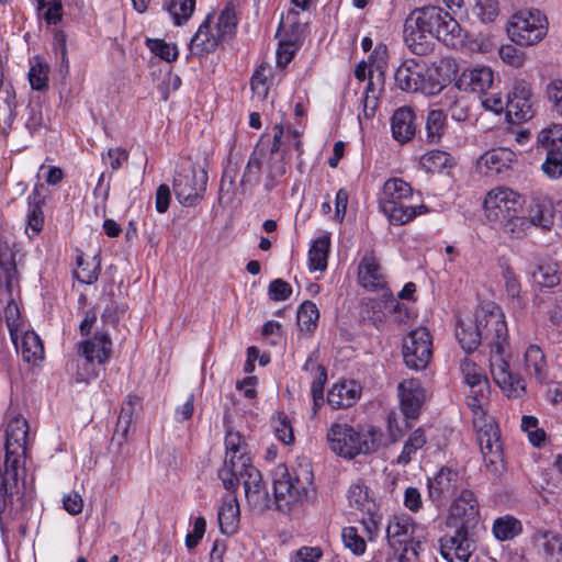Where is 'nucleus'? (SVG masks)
I'll return each mask as SVG.
<instances>
[{"instance_id":"f257e3e1","label":"nucleus","mask_w":562,"mask_h":562,"mask_svg":"<svg viewBox=\"0 0 562 562\" xmlns=\"http://www.w3.org/2000/svg\"><path fill=\"white\" fill-rule=\"evenodd\" d=\"M456 337L462 349L472 352L481 340L491 347L490 368L494 382L508 397L518 398L526 393L525 380L510 371L504 353L508 346V329L504 314L491 311L476 316V322H460L456 328Z\"/></svg>"},{"instance_id":"f03ea898","label":"nucleus","mask_w":562,"mask_h":562,"mask_svg":"<svg viewBox=\"0 0 562 562\" xmlns=\"http://www.w3.org/2000/svg\"><path fill=\"white\" fill-rule=\"evenodd\" d=\"M29 425L20 415L9 417L5 427L4 460L0 464V515L13 504V496L21 493L20 479L24 477Z\"/></svg>"},{"instance_id":"7ed1b4c3","label":"nucleus","mask_w":562,"mask_h":562,"mask_svg":"<svg viewBox=\"0 0 562 562\" xmlns=\"http://www.w3.org/2000/svg\"><path fill=\"white\" fill-rule=\"evenodd\" d=\"M313 483V471L310 464H299L290 471L285 464H279L273 471V490L277 506L289 512L303 502L308 487Z\"/></svg>"},{"instance_id":"20e7f679","label":"nucleus","mask_w":562,"mask_h":562,"mask_svg":"<svg viewBox=\"0 0 562 562\" xmlns=\"http://www.w3.org/2000/svg\"><path fill=\"white\" fill-rule=\"evenodd\" d=\"M424 31L431 34L437 41L448 47H462L467 41V33L459 22L445 9L437 5L417 8L409 13Z\"/></svg>"},{"instance_id":"39448f33","label":"nucleus","mask_w":562,"mask_h":562,"mask_svg":"<svg viewBox=\"0 0 562 562\" xmlns=\"http://www.w3.org/2000/svg\"><path fill=\"white\" fill-rule=\"evenodd\" d=\"M485 402L484 398L477 396H467V404L474 415L473 425L483 460L491 472L497 473L503 462V450L497 426L484 413Z\"/></svg>"},{"instance_id":"423d86ee","label":"nucleus","mask_w":562,"mask_h":562,"mask_svg":"<svg viewBox=\"0 0 562 562\" xmlns=\"http://www.w3.org/2000/svg\"><path fill=\"white\" fill-rule=\"evenodd\" d=\"M376 432L370 430L360 432L348 424H333L327 432L330 449L346 459H353L359 454H367L378 449Z\"/></svg>"},{"instance_id":"0eeeda50","label":"nucleus","mask_w":562,"mask_h":562,"mask_svg":"<svg viewBox=\"0 0 562 562\" xmlns=\"http://www.w3.org/2000/svg\"><path fill=\"white\" fill-rule=\"evenodd\" d=\"M426 536V528L414 522L408 516H394L386 527L387 547L409 549L414 557L424 551Z\"/></svg>"},{"instance_id":"6e6552de","label":"nucleus","mask_w":562,"mask_h":562,"mask_svg":"<svg viewBox=\"0 0 562 562\" xmlns=\"http://www.w3.org/2000/svg\"><path fill=\"white\" fill-rule=\"evenodd\" d=\"M547 31V18L538 10L515 13L507 26L508 36L520 46H531L539 43L546 36Z\"/></svg>"},{"instance_id":"1a4fd4ad","label":"nucleus","mask_w":562,"mask_h":562,"mask_svg":"<svg viewBox=\"0 0 562 562\" xmlns=\"http://www.w3.org/2000/svg\"><path fill=\"white\" fill-rule=\"evenodd\" d=\"M207 186V173L201 167L180 168L173 179V191L178 201L188 206L196 204Z\"/></svg>"},{"instance_id":"9d476101","label":"nucleus","mask_w":562,"mask_h":562,"mask_svg":"<svg viewBox=\"0 0 562 562\" xmlns=\"http://www.w3.org/2000/svg\"><path fill=\"white\" fill-rule=\"evenodd\" d=\"M403 359L407 368L425 369L432 357V340L425 327L411 330L403 340Z\"/></svg>"},{"instance_id":"9b49d317","label":"nucleus","mask_w":562,"mask_h":562,"mask_svg":"<svg viewBox=\"0 0 562 562\" xmlns=\"http://www.w3.org/2000/svg\"><path fill=\"white\" fill-rule=\"evenodd\" d=\"M483 206L487 220L499 224L520 211V196L509 188H495L487 193Z\"/></svg>"},{"instance_id":"f8f14e48","label":"nucleus","mask_w":562,"mask_h":562,"mask_svg":"<svg viewBox=\"0 0 562 562\" xmlns=\"http://www.w3.org/2000/svg\"><path fill=\"white\" fill-rule=\"evenodd\" d=\"M449 522L457 529L471 530L480 520L479 502L473 491L462 488L449 507Z\"/></svg>"},{"instance_id":"ddd939ff","label":"nucleus","mask_w":562,"mask_h":562,"mask_svg":"<svg viewBox=\"0 0 562 562\" xmlns=\"http://www.w3.org/2000/svg\"><path fill=\"white\" fill-rule=\"evenodd\" d=\"M226 458L223 467L218 470V477L228 492H235L238 487L237 464L238 456H246L245 445L239 432L227 431L225 437Z\"/></svg>"},{"instance_id":"4468645a","label":"nucleus","mask_w":562,"mask_h":562,"mask_svg":"<svg viewBox=\"0 0 562 562\" xmlns=\"http://www.w3.org/2000/svg\"><path fill=\"white\" fill-rule=\"evenodd\" d=\"M428 496L436 506H441L446 501L463 487V477L457 470L448 467L439 469L427 482Z\"/></svg>"},{"instance_id":"2eb2a0df","label":"nucleus","mask_w":562,"mask_h":562,"mask_svg":"<svg viewBox=\"0 0 562 562\" xmlns=\"http://www.w3.org/2000/svg\"><path fill=\"white\" fill-rule=\"evenodd\" d=\"M506 115L512 123H520L533 117L530 86L525 81L515 83L506 102Z\"/></svg>"},{"instance_id":"dca6fc26","label":"nucleus","mask_w":562,"mask_h":562,"mask_svg":"<svg viewBox=\"0 0 562 562\" xmlns=\"http://www.w3.org/2000/svg\"><path fill=\"white\" fill-rule=\"evenodd\" d=\"M239 463L237 464V479L241 480L245 488V494L249 503L259 505L267 501L268 493L265 490V484L261 479V473L251 464L248 463L249 458L238 456Z\"/></svg>"},{"instance_id":"f3484780","label":"nucleus","mask_w":562,"mask_h":562,"mask_svg":"<svg viewBox=\"0 0 562 562\" xmlns=\"http://www.w3.org/2000/svg\"><path fill=\"white\" fill-rule=\"evenodd\" d=\"M423 67L415 60L408 59L401 64V66L396 69L394 79L397 87L407 92H427V93H437L441 90L439 85H434L429 90L424 85L423 78Z\"/></svg>"},{"instance_id":"a211bd4d","label":"nucleus","mask_w":562,"mask_h":562,"mask_svg":"<svg viewBox=\"0 0 562 562\" xmlns=\"http://www.w3.org/2000/svg\"><path fill=\"white\" fill-rule=\"evenodd\" d=\"M77 350L87 362L106 363L112 356V340L105 330L97 331L93 337L77 344Z\"/></svg>"},{"instance_id":"6ab92c4d","label":"nucleus","mask_w":562,"mask_h":562,"mask_svg":"<svg viewBox=\"0 0 562 562\" xmlns=\"http://www.w3.org/2000/svg\"><path fill=\"white\" fill-rule=\"evenodd\" d=\"M401 411L406 419L415 420L420 414L425 401V390L415 379L405 380L398 384Z\"/></svg>"},{"instance_id":"aec40b11","label":"nucleus","mask_w":562,"mask_h":562,"mask_svg":"<svg viewBox=\"0 0 562 562\" xmlns=\"http://www.w3.org/2000/svg\"><path fill=\"white\" fill-rule=\"evenodd\" d=\"M404 41L408 49L417 56H426L436 45V38L416 23L414 16H407L404 23Z\"/></svg>"},{"instance_id":"412c9836","label":"nucleus","mask_w":562,"mask_h":562,"mask_svg":"<svg viewBox=\"0 0 562 562\" xmlns=\"http://www.w3.org/2000/svg\"><path fill=\"white\" fill-rule=\"evenodd\" d=\"M470 530L457 529L454 535L441 540L442 557L449 562H468L474 550Z\"/></svg>"},{"instance_id":"4be33fe9","label":"nucleus","mask_w":562,"mask_h":562,"mask_svg":"<svg viewBox=\"0 0 562 562\" xmlns=\"http://www.w3.org/2000/svg\"><path fill=\"white\" fill-rule=\"evenodd\" d=\"M515 157V153L508 148L491 149L480 157L477 167L485 176L501 175L512 167Z\"/></svg>"},{"instance_id":"5701e85b","label":"nucleus","mask_w":562,"mask_h":562,"mask_svg":"<svg viewBox=\"0 0 562 562\" xmlns=\"http://www.w3.org/2000/svg\"><path fill=\"white\" fill-rule=\"evenodd\" d=\"M493 83V71L487 67L464 70L452 88L458 91L481 93Z\"/></svg>"},{"instance_id":"b1692460","label":"nucleus","mask_w":562,"mask_h":562,"mask_svg":"<svg viewBox=\"0 0 562 562\" xmlns=\"http://www.w3.org/2000/svg\"><path fill=\"white\" fill-rule=\"evenodd\" d=\"M358 280L364 289L370 291L384 288L386 282L373 251L366 252L361 258L358 267Z\"/></svg>"},{"instance_id":"393cba45","label":"nucleus","mask_w":562,"mask_h":562,"mask_svg":"<svg viewBox=\"0 0 562 562\" xmlns=\"http://www.w3.org/2000/svg\"><path fill=\"white\" fill-rule=\"evenodd\" d=\"M360 393L361 387L356 381H344L328 391L327 402L335 409L347 408L356 403Z\"/></svg>"},{"instance_id":"a878e982","label":"nucleus","mask_w":562,"mask_h":562,"mask_svg":"<svg viewBox=\"0 0 562 562\" xmlns=\"http://www.w3.org/2000/svg\"><path fill=\"white\" fill-rule=\"evenodd\" d=\"M415 113L408 106L397 109L392 116V135L400 143L411 140L416 133Z\"/></svg>"},{"instance_id":"bb28decb","label":"nucleus","mask_w":562,"mask_h":562,"mask_svg":"<svg viewBox=\"0 0 562 562\" xmlns=\"http://www.w3.org/2000/svg\"><path fill=\"white\" fill-rule=\"evenodd\" d=\"M239 515V504L236 496L234 494L226 495L217 513L221 532L227 536L234 535L238 529Z\"/></svg>"},{"instance_id":"cd10ccee","label":"nucleus","mask_w":562,"mask_h":562,"mask_svg":"<svg viewBox=\"0 0 562 562\" xmlns=\"http://www.w3.org/2000/svg\"><path fill=\"white\" fill-rule=\"evenodd\" d=\"M18 281V270L14 254L8 241L0 237V289L4 288L11 294Z\"/></svg>"},{"instance_id":"c85d7f7f","label":"nucleus","mask_w":562,"mask_h":562,"mask_svg":"<svg viewBox=\"0 0 562 562\" xmlns=\"http://www.w3.org/2000/svg\"><path fill=\"white\" fill-rule=\"evenodd\" d=\"M532 540L541 548L546 561L562 562V535L548 530H537Z\"/></svg>"},{"instance_id":"c756f323","label":"nucleus","mask_w":562,"mask_h":562,"mask_svg":"<svg viewBox=\"0 0 562 562\" xmlns=\"http://www.w3.org/2000/svg\"><path fill=\"white\" fill-rule=\"evenodd\" d=\"M382 212L387 216L389 221L395 225H404L414 220L417 215L428 212L426 205L420 204L417 206L404 205L402 203L384 202L380 205Z\"/></svg>"},{"instance_id":"7c9ffc66","label":"nucleus","mask_w":562,"mask_h":562,"mask_svg":"<svg viewBox=\"0 0 562 562\" xmlns=\"http://www.w3.org/2000/svg\"><path fill=\"white\" fill-rule=\"evenodd\" d=\"M262 157V150L257 146L251 153L239 181V186L236 188L239 193L245 194L246 192L251 191L259 183Z\"/></svg>"},{"instance_id":"2f4dec72","label":"nucleus","mask_w":562,"mask_h":562,"mask_svg":"<svg viewBox=\"0 0 562 562\" xmlns=\"http://www.w3.org/2000/svg\"><path fill=\"white\" fill-rule=\"evenodd\" d=\"M210 20L211 15H207L190 42V50L195 55L213 52L221 43L215 36V31L210 27Z\"/></svg>"},{"instance_id":"473e14b6","label":"nucleus","mask_w":562,"mask_h":562,"mask_svg":"<svg viewBox=\"0 0 562 562\" xmlns=\"http://www.w3.org/2000/svg\"><path fill=\"white\" fill-rule=\"evenodd\" d=\"M413 193V189L409 183L401 178H391L383 184L382 193L379 198V204L382 205L384 202L402 203L403 200L409 198Z\"/></svg>"},{"instance_id":"72a5a7b5","label":"nucleus","mask_w":562,"mask_h":562,"mask_svg":"<svg viewBox=\"0 0 562 562\" xmlns=\"http://www.w3.org/2000/svg\"><path fill=\"white\" fill-rule=\"evenodd\" d=\"M458 89L450 87L443 94L441 103L450 112L452 120L465 122L469 119V105L463 95H459Z\"/></svg>"},{"instance_id":"f704fd0d","label":"nucleus","mask_w":562,"mask_h":562,"mask_svg":"<svg viewBox=\"0 0 562 562\" xmlns=\"http://www.w3.org/2000/svg\"><path fill=\"white\" fill-rule=\"evenodd\" d=\"M138 404L139 397L136 395H128L123 402L113 438L127 439L130 428L134 422L135 407Z\"/></svg>"},{"instance_id":"c9c22d12","label":"nucleus","mask_w":562,"mask_h":562,"mask_svg":"<svg viewBox=\"0 0 562 562\" xmlns=\"http://www.w3.org/2000/svg\"><path fill=\"white\" fill-rule=\"evenodd\" d=\"M526 368L533 378L542 383L548 378L546 356L537 345H530L525 352Z\"/></svg>"},{"instance_id":"e433bc0d","label":"nucleus","mask_w":562,"mask_h":562,"mask_svg":"<svg viewBox=\"0 0 562 562\" xmlns=\"http://www.w3.org/2000/svg\"><path fill=\"white\" fill-rule=\"evenodd\" d=\"M330 247V237L323 235L316 238L308 251V263L311 270L324 271L327 268V257Z\"/></svg>"},{"instance_id":"4c0bfd02","label":"nucleus","mask_w":562,"mask_h":562,"mask_svg":"<svg viewBox=\"0 0 562 562\" xmlns=\"http://www.w3.org/2000/svg\"><path fill=\"white\" fill-rule=\"evenodd\" d=\"M427 443V437L423 428L415 429L405 440L403 450L397 457L396 463L407 465L415 457L416 452Z\"/></svg>"},{"instance_id":"58836bf2","label":"nucleus","mask_w":562,"mask_h":562,"mask_svg":"<svg viewBox=\"0 0 562 562\" xmlns=\"http://www.w3.org/2000/svg\"><path fill=\"white\" fill-rule=\"evenodd\" d=\"M195 3L196 0H166L164 9L170 14L175 25L180 26L192 16Z\"/></svg>"},{"instance_id":"ea45409f","label":"nucleus","mask_w":562,"mask_h":562,"mask_svg":"<svg viewBox=\"0 0 562 562\" xmlns=\"http://www.w3.org/2000/svg\"><path fill=\"white\" fill-rule=\"evenodd\" d=\"M492 531L497 540L507 541L521 533L522 525L517 518L506 515L494 520Z\"/></svg>"},{"instance_id":"a19ab883","label":"nucleus","mask_w":562,"mask_h":562,"mask_svg":"<svg viewBox=\"0 0 562 562\" xmlns=\"http://www.w3.org/2000/svg\"><path fill=\"white\" fill-rule=\"evenodd\" d=\"M286 173V164L283 154H270L267 162L265 188L267 191L278 186L281 178Z\"/></svg>"},{"instance_id":"79ce46f5","label":"nucleus","mask_w":562,"mask_h":562,"mask_svg":"<svg viewBox=\"0 0 562 562\" xmlns=\"http://www.w3.org/2000/svg\"><path fill=\"white\" fill-rule=\"evenodd\" d=\"M530 226L540 227L542 231H550L553 225V214L550 204L535 201L529 209Z\"/></svg>"},{"instance_id":"37998d69","label":"nucleus","mask_w":562,"mask_h":562,"mask_svg":"<svg viewBox=\"0 0 562 562\" xmlns=\"http://www.w3.org/2000/svg\"><path fill=\"white\" fill-rule=\"evenodd\" d=\"M348 502L350 507L358 509L361 513L372 514L376 508L373 501L370 499L367 486L356 483L348 490Z\"/></svg>"},{"instance_id":"c03bdc74","label":"nucleus","mask_w":562,"mask_h":562,"mask_svg":"<svg viewBox=\"0 0 562 562\" xmlns=\"http://www.w3.org/2000/svg\"><path fill=\"white\" fill-rule=\"evenodd\" d=\"M419 165L426 172H441L452 166V157L442 150H430L420 157Z\"/></svg>"},{"instance_id":"a18cd8bd","label":"nucleus","mask_w":562,"mask_h":562,"mask_svg":"<svg viewBox=\"0 0 562 562\" xmlns=\"http://www.w3.org/2000/svg\"><path fill=\"white\" fill-rule=\"evenodd\" d=\"M537 144L546 154L551 151H561L562 147V125L552 124L543 128L537 138Z\"/></svg>"},{"instance_id":"49530a36","label":"nucleus","mask_w":562,"mask_h":562,"mask_svg":"<svg viewBox=\"0 0 562 562\" xmlns=\"http://www.w3.org/2000/svg\"><path fill=\"white\" fill-rule=\"evenodd\" d=\"M446 131V114L442 110H430L426 119L427 139L439 143Z\"/></svg>"},{"instance_id":"de8ad7c7","label":"nucleus","mask_w":562,"mask_h":562,"mask_svg":"<svg viewBox=\"0 0 562 562\" xmlns=\"http://www.w3.org/2000/svg\"><path fill=\"white\" fill-rule=\"evenodd\" d=\"M297 326L301 331H313L319 318V312L312 301L303 302L296 313Z\"/></svg>"},{"instance_id":"09e8293b","label":"nucleus","mask_w":562,"mask_h":562,"mask_svg":"<svg viewBox=\"0 0 562 562\" xmlns=\"http://www.w3.org/2000/svg\"><path fill=\"white\" fill-rule=\"evenodd\" d=\"M18 348L26 362H35L41 359L44 351L41 339L34 331L25 333Z\"/></svg>"},{"instance_id":"8fccbe9b","label":"nucleus","mask_w":562,"mask_h":562,"mask_svg":"<svg viewBox=\"0 0 562 562\" xmlns=\"http://www.w3.org/2000/svg\"><path fill=\"white\" fill-rule=\"evenodd\" d=\"M236 25L237 19L235 11L229 5H226L221 12L214 27L216 38L222 42L232 36L235 32Z\"/></svg>"},{"instance_id":"3c124183","label":"nucleus","mask_w":562,"mask_h":562,"mask_svg":"<svg viewBox=\"0 0 562 562\" xmlns=\"http://www.w3.org/2000/svg\"><path fill=\"white\" fill-rule=\"evenodd\" d=\"M303 370L314 373V379L311 384V393L323 394L327 382V370L314 359V353L306 359Z\"/></svg>"},{"instance_id":"603ef678","label":"nucleus","mask_w":562,"mask_h":562,"mask_svg":"<svg viewBox=\"0 0 562 562\" xmlns=\"http://www.w3.org/2000/svg\"><path fill=\"white\" fill-rule=\"evenodd\" d=\"M64 0H36L37 11L47 24H57L63 19Z\"/></svg>"},{"instance_id":"864d4df0","label":"nucleus","mask_w":562,"mask_h":562,"mask_svg":"<svg viewBox=\"0 0 562 562\" xmlns=\"http://www.w3.org/2000/svg\"><path fill=\"white\" fill-rule=\"evenodd\" d=\"M146 45L151 53L167 63H171L178 58L179 52L176 44L167 43L160 38H147Z\"/></svg>"},{"instance_id":"5fc2aeb1","label":"nucleus","mask_w":562,"mask_h":562,"mask_svg":"<svg viewBox=\"0 0 562 562\" xmlns=\"http://www.w3.org/2000/svg\"><path fill=\"white\" fill-rule=\"evenodd\" d=\"M518 213L519 211H516L514 216H508L499 223L506 234L516 238L525 236L530 227V221L525 216H519Z\"/></svg>"},{"instance_id":"6e6d98bb","label":"nucleus","mask_w":562,"mask_h":562,"mask_svg":"<svg viewBox=\"0 0 562 562\" xmlns=\"http://www.w3.org/2000/svg\"><path fill=\"white\" fill-rule=\"evenodd\" d=\"M532 279L541 288H553L560 283L557 269L550 265L538 266L532 272Z\"/></svg>"},{"instance_id":"4d7b16f0","label":"nucleus","mask_w":562,"mask_h":562,"mask_svg":"<svg viewBox=\"0 0 562 562\" xmlns=\"http://www.w3.org/2000/svg\"><path fill=\"white\" fill-rule=\"evenodd\" d=\"M344 546L356 555H362L366 552L367 544L364 539L358 533L355 527H345L341 531Z\"/></svg>"},{"instance_id":"13d9d810","label":"nucleus","mask_w":562,"mask_h":562,"mask_svg":"<svg viewBox=\"0 0 562 562\" xmlns=\"http://www.w3.org/2000/svg\"><path fill=\"white\" fill-rule=\"evenodd\" d=\"M460 369L465 383L471 389H475V385H482L487 381L486 376L482 373V370L468 358L461 360Z\"/></svg>"},{"instance_id":"bf43d9fd","label":"nucleus","mask_w":562,"mask_h":562,"mask_svg":"<svg viewBox=\"0 0 562 562\" xmlns=\"http://www.w3.org/2000/svg\"><path fill=\"white\" fill-rule=\"evenodd\" d=\"M49 67L47 64L37 63L33 65L29 72V80L32 89L45 90L47 89Z\"/></svg>"},{"instance_id":"052dcab7","label":"nucleus","mask_w":562,"mask_h":562,"mask_svg":"<svg viewBox=\"0 0 562 562\" xmlns=\"http://www.w3.org/2000/svg\"><path fill=\"white\" fill-rule=\"evenodd\" d=\"M273 428L280 441L289 445L294 440L293 430L288 416L284 413H278L273 419Z\"/></svg>"},{"instance_id":"680f3d73","label":"nucleus","mask_w":562,"mask_h":562,"mask_svg":"<svg viewBox=\"0 0 562 562\" xmlns=\"http://www.w3.org/2000/svg\"><path fill=\"white\" fill-rule=\"evenodd\" d=\"M502 277L504 280L505 291L507 296L512 300H519L521 285L518 280V277L515 274L514 270L509 266H505L502 268Z\"/></svg>"},{"instance_id":"e2e57ef3","label":"nucleus","mask_w":562,"mask_h":562,"mask_svg":"<svg viewBox=\"0 0 562 562\" xmlns=\"http://www.w3.org/2000/svg\"><path fill=\"white\" fill-rule=\"evenodd\" d=\"M237 170L235 168H227L225 169L221 186H220V192H218V201L223 202V200H226V202H231L235 195V192L233 191L234 184H235V177H236Z\"/></svg>"},{"instance_id":"0e129e2a","label":"nucleus","mask_w":562,"mask_h":562,"mask_svg":"<svg viewBox=\"0 0 562 562\" xmlns=\"http://www.w3.org/2000/svg\"><path fill=\"white\" fill-rule=\"evenodd\" d=\"M501 59L515 68H519L525 63V53L513 45H503L498 50Z\"/></svg>"},{"instance_id":"69168bd1","label":"nucleus","mask_w":562,"mask_h":562,"mask_svg":"<svg viewBox=\"0 0 562 562\" xmlns=\"http://www.w3.org/2000/svg\"><path fill=\"white\" fill-rule=\"evenodd\" d=\"M542 170L550 178H558L562 175V151H551L546 154V160L542 164Z\"/></svg>"},{"instance_id":"338daca9","label":"nucleus","mask_w":562,"mask_h":562,"mask_svg":"<svg viewBox=\"0 0 562 562\" xmlns=\"http://www.w3.org/2000/svg\"><path fill=\"white\" fill-rule=\"evenodd\" d=\"M477 15L484 23H490L498 15V2L496 0H476Z\"/></svg>"},{"instance_id":"774afa93","label":"nucleus","mask_w":562,"mask_h":562,"mask_svg":"<svg viewBox=\"0 0 562 562\" xmlns=\"http://www.w3.org/2000/svg\"><path fill=\"white\" fill-rule=\"evenodd\" d=\"M292 294L291 285L282 279H276L269 284V296L273 301H284Z\"/></svg>"}]
</instances>
